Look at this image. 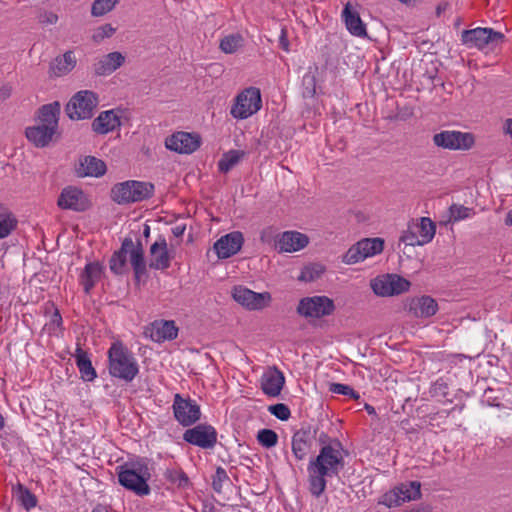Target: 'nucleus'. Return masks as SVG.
<instances>
[{"label": "nucleus", "instance_id": "de8ad7c7", "mask_svg": "<svg viewBox=\"0 0 512 512\" xmlns=\"http://www.w3.org/2000/svg\"><path fill=\"white\" fill-rule=\"evenodd\" d=\"M323 271H324V269L321 265L307 266L301 272L299 279L303 280V281H314L315 279L320 277V275L323 273Z\"/></svg>", "mask_w": 512, "mask_h": 512}, {"label": "nucleus", "instance_id": "37998d69", "mask_svg": "<svg viewBox=\"0 0 512 512\" xmlns=\"http://www.w3.org/2000/svg\"><path fill=\"white\" fill-rule=\"evenodd\" d=\"M229 481L230 479L226 470L223 467L218 466L214 475L212 476L213 490L218 494L222 493L224 484Z\"/></svg>", "mask_w": 512, "mask_h": 512}, {"label": "nucleus", "instance_id": "20e7f679", "mask_svg": "<svg viewBox=\"0 0 512 512\" xmlns=\"http://www.w3.org/2000/svg\"><path fill=\"white\" fill-rule=\"evenodd\" d=\"M118 470V480L123 487L133 491L138 496H145L150 493L148 480L151 474L145 460L126 462L119 466Z\"/></svg>", "mask_w": 512, "mask_h": 512}, {"label": "nucleus", "instance_id": "ea45409f", "mask_svg": "<svg viewBox=\"0 0 512 512\" xmlns=\"http://www.w3.org/2000/svg\"><path fill=\"white\" fill-rule=\"evenodd\" d=\"M243 38L240 34L225 36L220 42V49L227 54L235 53L242 46Z\"/></svg>", "mask_w": 512, "mask_h": 512}, {"label": "nucleus", "instance_id": "1a4fd4ad", "mask_svg": "<svg viewBox=\"0 0 512 512\" xmlns=\"http://www.w3.org/2000/svg\"><path fill=\"white\" fill-rule=\"evenodd\" d=\"M421 497V483L419 481H409L401 483L390 491L386 492L380 500V504L386 507H396L401 504L419 499Z\"/></svg>", "mask_w": 512, "mask_h": 512}, {"label": "nucleus", "instance_id": "864d4df0", "mask_svg": "<svg viewBox=\"0 0 512 512\" xmlns=\"http://www.w3.org/2000/svg\"><path fill=\"white\" fill-rule=\"evenodd\" d=\"M317 439H318V442L322 445V446H327V445H330L334 439H332L331 437H329V435L325 432H320L319 434H317Z\"/></svg>", "mask_w": 512, "mask_h": 512}, {"label": "nucleus", "instance_id": "9b49d317", "mask_svg": "<svg viewBox=\"0 0 512 512\" xmlns=\"http://www.w3.org/2000/svg\"><path fill=\"white\" fill-rule=\"evenodd\" d=\"M384 241L380 238H366L350 247L343 256L345 264H355L383 251Z\"/></svg>", "mask_w": 512, "mask_h": 512}, {"label": "nucleus", "instance_id": "2eb2a0df", "mask_svg": "<svg viewBox=\"0 0 512 512\" xmlns=\"http://www.w3.org/2000/svg\"><path fill=\"white\" fill-rule=\"evenodd\" d=\"M504 35L492 28L477 27L463 30L461 33L462 44L468 48L484 49L488 44L502 40Z\"/></svg>", "mask_w": 512, "mask_h": 512}, {"label": "nucleus", "instance_id": "dca6fc26", "mask_svg": "<svg viewBox=\"0 0 512 512\" xmlns=\"http://www.w3.org/2000/svg\"><path fill=\"white\" fill-rule=\"evenodd\" d=\"M233 299L249 310H262L267 307L271 300L269 292L258 293L244 286H236L232 290Z\"/></svg>", "mask_w": 512, "mask_h": 512}, {"label": "nucleus", "instance_id": "cd10ccee", "mask_svg": "<svg viewBox=\"0 0 512 512\" xmlns=\"http://www.w3.org/2000/svg\"><path fill=\"white\" fill-rule=\"evenodd\" d=\"M106 172L105 163L94 157L85 156L80 159L79 165L76 167L78 177H101Z\"/></svg>", "mask_w": 512, "mask_h": 512}, {"label": "nucleus", "instance_id": "4468645a", "mask_svg": "<svg viewBox=\"0 0 512 512\" xmlns=\"http://www.w3.org/2000/svg\"><path fill=\"white\" fill-rule=\"evenodd\" d=\"M172 408L175 419L184 427L195 424L201 417L200 407L196 401L185 399L180 394H175Z\"/></svg>", "mask_w": 512, "mask_h": 512}, {"label": "nucleus", "instance_id": "ddd939ff", "mask_svg": "<svg viewBox=\"0 0 512 512\" xmlns=\"http://www.w3.org/2000/svg\"><path fill=\"white\" fill-rule=\"evenodd\" d=\"M373 292L378 296L399 295L409 290L410 282L402 276L387 274L371 282Z\"/></svg>", "mask_w": 512, "mask_h": 512}, {"label": "nucleus", "instance_id": "052dcab7", "mask_svg": "<svg viewBox=\"0 0 512 512\" xmlns=\"http://www.w3.org/2000/svg\"><path fill=\"white\" fill-rule=\"evenodd\" d=\"M505 224L512 227V209L506 214Z\"/></svg>", "mask_w": 512, "mask_h": 512}, {"label": "nucleus", "instance_id": "72a5a7b5", "mask_svg": "<svg viewBox=\"0 0 512 512\" xmlns=\"http://www.w3.org/2000/svg\"><path fill=\"white\" fill-rule=\"evenodd\" d=\"M130 262L134 270L135 277L139 279L147 271L146 263L144 260V251L140 241L137 245L132 241V247L129 249Z\"/></svg>", "mask_w": 512, "mask_h": 512}, {"label": "nucleus", "instance_id": "b1692460", "mask_svg": "<svg viewBox=\"0 0 512 512\" xmlns=\"http://www.w3.org/2000/svg\"><path fill=\"white\" fill-rule=\"evenodd\" d=\"M146 333L152 341L162 343L176 339L178 336V327L173 320H156L151 323Z\"/></svg>", "mask_w": 512, "mask_h": 512}, {"label": "nucleus", "instance_id": "a18cd8bd", "mask_svg": "<svg viewBox=\"0 0 512 512\" xmlns=\"http://www.w3.org/2000/svg\"><path fill=\"white\" fill-rule=\"evenodd\" d=\"M329 391L334 394L348 396L351 399H359L360 395L351 386L342 383H330Z\"/></svg>", "mask_w": 512, "mask_h": 512}, {"label": "nucleus", "instance_id": "f704fd0d", "mask_svg": "<svg viewBox=\"0 0 512 512\" xmlns=\"http://www.w3.org/2000/svg\"><path fill=\"white\" fill-rule=\"evenodd\" d=\"M76 65V58L72 51H67L61 57H57L51 65V73L60 77L68 74Z\"/></svg>", "mask_w": 512, "mask_h": 512}, {"label": "nucleus", "instance_id": "7ed1b4c3", "mask_svg": "<svg viewBox=\"0 0 512 512\" xmlns=\"http://www.w3.org/2000/svg\"><path fill=\"white\" fill-rule=\"evenodd\" d=\"M109 374L125 382H131L139 374L134 354L120 341L112 343L107 352Z\"/></svg>", "mask_w": 512, "mask_h": 512}, {"label": "nucleus", "instance_id": "13d9d810", "mask_svg": "<svg viewBox=\"0 0 512 512\" xmlns=\"http://www.w3.org/2000/svg\"><path fill=\"white\" fill-rule=\"evenodd\" d=\"M58 21V16L54 13H49L47 16V22L49 24H55Z\"/></svg>", "mask_w": 512, "mask_h": 512}, {"label": "nucleus", "instance_id": "8fccbe9b", "mask_svg": "<svg viewBox=\"0 0 512 512\" xmlns=\"http://www.w3.org/2000/svg\"><path fill=\"white\" fill-rule=\"evenodd\" d=\"M115 31L116 29L111 24H104L97 29L93 38L95 41H101L105 38L111 37Z\"/></svg>", "mask_w": 512, "mask_h": 512}, {"label": "nucleus", "instance_id": "9d476101", "mask_svg": "<svg viewBox=\"0 0 512 512\" xmlns=\"http://www.w3.org/2000/svg\"><path fill=\"white\" fill-rule=\"evenodd\" d=\"M433 144L447 150H469L475 143L474 136L468 132L443 130L433 135Z\"/></svg>", "mask_w": 512, "mask_h": 512}, {"label": "nucleus", "instance_id": "423d86ee", "mask_svg": "<svg viewBox=\"0 0 512 512\" xmlns=\"http://www.w3.org/2000/svg\"><path fill=\"white\" fill-rule=\"evenodd\" d=\"M262 107V98L259 88L248 87L235 98L230 114L237 120H244L256 114Z\"/></svg>", "mask_w": 512, "mask_h": 512}, {"label": "nucleus", "instance_id": "6ab92c4d", "mask_svg": "<svg viewBox=\"0 0 512 512\" xmlns=\"http://www.w3.org/2000/svg\"><path fill=\"white\" fill-rule=\"evenodd\" d=\"M61 209L84 212L90 207V202L85 193L76 187H65L57 200Z\"/></svg>", "mask_w": 512, "mask_h": 512}, {"label": "nucleus", "instance_id": "e2e57ef3", "mask_svg": "<svg viewBox=\"0 0 512 512\" xmlns=\"http://www.w3.org/2000/svg\"><path fill=\"white\" fill-rule=\"evenodd\" d=\"M92 512H109L108 509L105 506L98 505L96 506Z\"/></svg>", "mask_w": 512, "mask_h": 512}, {"label": "nucleus", "instance_id": "7c9ffc66", "mask_svg": "<svg viewBox=\"0 0 512 512\" xmlns=\"http://www.w3.org/2000/svg\"><path fill=\"white\" fill-rule=\"evenodd\" d=\"M125 61L120 52H111L104 55L94 64V72L99 76H107L116 71Z\"/></svg>", "mask_w": 512, "mask_h": 512}, {"label": "nucleus", "instance_id": "49530a36", "mask_svg": "<svg viewBox=\"0 0 512 512\" xmlns=\"http://www.w3.org/2000/svg\"><path fill=\"white\" fill-rule=\"evenodd\" d=\"M268 411L273 416H275L277 419H279L281 421H286L291 416L289 407L283 403H277L274 405H270L268 407Z\"/></svg>", "mask_w": 512, "mask_h": 512}, {"label": "nucleus", "instance_id": "79ce46f5", "mask_svg": "<svg viewBox=\"0 0 512 512\" xmlns=\"http://www.w3.org/2000/svg\"><path fill=\"white\" fill-rule=\"evenodd\" d=\"M119 0H94L91 8V14L93 16H103L110 12Z\"/></svg>", "mask_w": 512, "mask_h": 512}, {"label": "nucleus", "instance_id": "473e14b6", "mask_svg": "<svg viewBox=\"0 0 512 512\" xmlns=\"http://www.w3.org/2000/svg\"><path fill=\"white\" fill-rule=\"evenodd\" d=\"M132 247V239L126 237L121 244L119 250L115 251L109 261V268L112 273L121 275L124 273L127 261V254Z\"/></svg>", "mask_w": 512, "mask_h": 512}, {"label": "nucleus", "instance_id": "f3484780", "mask_svg": "<svg viewBox=\"0 0 512 512\" xmlns=\"http://www.w3.org/2000/svg\"><path fill=\"white\" fill-rule=\"evenodd\" d=\"M183 440L202 449H212L217 443V431L209 424H199L187 429Z\"/></svg>", "mask_w": 512, "mask_h": 512}, {"label": "nucleus", "instance_id": "bf43d9fd", "mask_svg": "<svg viewBox=\"0 0 512 512\" xmlns=\"http://www.w3.org/2000/svg\"><path fill=\"white\" fill-rule=\"evenodd\" d=\"M202 512H217L213 504H205Z\"/></svg>", "mask_w": 512, "mask_h": 512}, {"label": "nucleus", "instance_id": "4d7b16f0", "mask_svg": "<svg viewBox=\"0 0 512 512\" xmlns=\"http://www.w3.org/2000/svg\"><path fill=\"white\" fill-rule=\"evenodd\" d=\"M448 8V3H441L436 7V14L440 16Z\"/></svg>", "mask_w": 512, "mask_h": 512}, {"label": "nucleus", "instance_id": "e433bc0d", "mask_svg": "<svg viewBox=\"0 0 512 512\" xmlns=\"http://www.w3.org/2000/svg\"><path fill=\"white\" fill-rule=\"evenodd\" d=\"M164 477L179 489H188L192 485L188 475L181 468H167Z\"/></svg>", "mask_w": 512, "mask_h": 512}, {"label": "nucleus", "instance_id": "c85d7f7f", "mask_svg": "<svg viewBox=\"0 0 512 512\" xmlns=\"http://www.w3.org/2000/svg\"><path fill=\"white\" fill-rule=\"evenodd\" d=\"M121 125L120 118L114 110L101 112L92 122V130L101 135L114 131Z\"/></svg>", "mask_w": 512, "mask_h": 512}, {"label": "nucleus", "instance_id": "680f3d73", "mask_svg": "<svg viewBox=\"0 0 512 512\" xmlns=\"http://www.w3.org/2000/svg\"><path fill=\"white\" fill-rule=\"evenodd\" d=\"M365 410L367 411V413L369 415H375L376 414L375 408L372 405H370V404H365Z\"/></svg>", "mask_w": 512, "mask_h": 512}, {"label": "nucleus", "instance_id": "2f4dec72", "mask_svg": "<svg viewBox=\"0 0 512 512\" xmlns=\"http://www.w3.org/2000/svg\"><path fill=\"white\" fill-rule=\"evenodd\" d=\"M75 359L76 366L79 370L81 379L86 382H92L97 378V373L90 360L87 351L83 350L79 344L72 355Z\"/></svg>", "mask_w": 512, "mask_h": 512}, {"label": "nucleus", "instance_id": "a211bd4d", "mask_svg": "<svg viewBox=\"0 0 512 512\" xmlns=\"http://www.w3.org/2000/svg\"><path fill=\"white\" fill-rule=\"evenodd\" d=\"M201 144V138L198 134L179 131L165 140L167 149L179 154H191L195 152Z\"/></svg>", "mask_w": 512, "mask_h": 512}, {"label": "nucleus", "instance_id": "39448f33", "mask_svg": "<svg viewBox=\"0 0 512 512\" xmlns=\"http://www.w3.org/2000/svg\"><path fill=\"white\" fill-rule=\"evenodd\" d=\"M155 187L151 182L127 180L116 183L111 188V199L119 205L142 202L154 195Z\"/></svg>", "mask_w": 512, "mask_h": 512}, {"label": "nucleus", "instance_id": "0eeeda50", "mask_svg": "<svg viewBox=\"0 0 512 512\" xmlns=\"http://www.w3.org/2000/svg\"><path fill=\"white\" fill-rule=\"evenodd\" d=\"M436 226L428 217H422L417 222H411L403 231L400 241L409 246H423L432 241Z\"/></svg>", "mask_w": 512, "mask_h": 512}, {"label": "nucleus", "instance_id": "bb28decb", "mask_svg": "<svg viewBox=\"0 0 512 512\" xmlns=\"http://www.w3.org/2000/svg\"><path fill=\"white\" fill-rule=\"evenodd\" d=\"M408 310L417 318H429L438 311V304L430 296H421L410 301Z\"/></svg>", "mask_w": 512, "mask_h": 512}, {"label": "nucleus", "instance_id": "393cba45", "mask_svg": "<svg viewBox=\"0 0 512 512\" xmlns=\"http://www.w3.org/2000/svg\"><path fill=\"white\" fill-rule=\"evenodd\" d=\"M285 377L276 367L268 369L261 377V389L270 397H277L284 386Z\"/></svg>", "mask_w": 512, "mask_h": 512}, {"label": "nucleus", "instance_id": "0e129e2a", "mask_svg": "<svg viewBox=\"0 0 512 512\" xmlns=\"http://www.w3.org/2000/svg\"><path fill=\"white\" fill-rule=\"evenodd\" d=\"M143 234L145 237H148L150 234V227L148 225H145Z\"/></svg>", "mask_w": 512, "mask_h": 512}, {"label": "nucleus", "instance_id": "603ef678", "mask_svg": "<svg viewBox=\"0 0 512 512\" xmlns=\"http://www.w3.org/2000/svg\"><path fill=\"white\" fill-rule=\"evenodd\" d=\"M12 86L10 84H4L0 87V101H5L12 95Z\"/></svg>", "mask_w": 512, "mask_h": 512}, {"label": "nucleus", "instance_id": "58836bf2", "mask_svg": "<svg viewBox=\"0 0 512 512\" xmlns=\"http://www.w3.org/2000/svg\"><path fill=\"white\" fill-rule=\"evenodd\" d=\"M244 156V152L239 150H230L224 153L222 158L218 161V169L222 173L229 172L234 168Z\"/></svg>", "mask_w": 512, "mask_h": 512}, {"label": "nucleus", "instance_id": "6e6552de", "mask_svg": "<svg viewBox=\"0 0 512 512\" xmlns=\"http://www.w3.org/2000/svg\"><path fill=\"white\" fill-rule=\"evenodd\" d=\"M98 105V96L89 90L77 92L67 103L66 113L72 120L90 119Z\"/></svg>", "mask_w": 512, "mask_h": 512}, {"label": "nucleus", "instance_id": "aec40b11", "mask_svg": "<svg viewBox=\"0 0 512 512\" xmlns=\"http://www.w3.org/2000/svg\"><path fill=\"white\" fill-rule=\"evenodd\" d=\"M317 436V429L311 426H303L292 437V453L301 461L306 459L312 450L313 440Z\"/></svg>", "mask_w": 512, "mask_h": 512}, {"label": "nucleus", "instance_id": "69168bd1", "mask_svg": "<svg viewBox=\"0 0 512 512\" xmlns=\"http://www.w3.org/2000/svg\"><path fill=\"white\" fill-rule=\"evenodd\" d=\"M264 237H265V231L262 233L261 239L264 240Z\"/></svg>", "mask_w": 512, "mask_h": 512}, {"label": "nucleus", "instance_id": "5701e85b", "mask_svg": "<svg viewBox=\"0 0 512 512\" xmlns=\"http://www.w3.org/2000/svg\"><path fill=\"white\" fill-rule=\"evenodd\" d=\"M150 262L149 267L155 270H166L171 265L173 256L168 250L167 241L163 236H160L150 246Z\"/></svg>", "mask_w": 512, "mask_h": 512}, {"label": "nucleus", "instance_id": "4c0bfd02", "mask_svg": "<svg viewBox=\"0 0 512 512\" xmlns=\"http://www.w3.org/2000/svg\"><path fill=\"white\" fill-rule=\"evenodd\" d=\"M14 496L19 504L26 510H30L37 505L36 496L24 485L18 483L12 489Z\"/></svg>", "mask_w": 512, "mask_h": 512}, {"label": "nucleus", "instance_id": "c9c22d12", "mask_svg": "<svg viewBox=\"0 0 512 512\" xmlns=\"http://www.w3.org/2000/svg\"><path fill=\"white\" fill-rule=\"evenodd\" d=\"M17 220L12 212L0 203V239L8 237L16 228Z\"/></svg>", "mask_w": 512, "mask_h": 512}, {"label": "nucleus", "instance_id": "f03ea898", "mask_svg": "<svg viewBox=\"0 0 512 512\" xmlns=\"http://www.w3.org/2000/svg\"><path fill=\"white\" fill-rule=\"evenodd\" d=\"M60 104L53 102L43 105L38 111L37 123L25 129V136L37 148L47 147L57 129Z\"/></svg>", "mask_w": 512, "mask_h": 512}, {"label": "nucleus", "instance_id": "09e8293b", "mask_svg": "<svg viewBox=\"0 0 512 512\" xmlns=\"http://www.w3.org/2000/svg\"><path fill=\"white\" fill-rule=\"evenodd\" d=\"M62 316L58 309H55L52 313L50 320L46 323L45 327L47 328L50 335H55L58 330L62 329Z\"/></svg>", "mask_w": 512, "mask_h": 512}, {"label": "nucleus", "instance_id": "3c124183", "mask_svg": "<svg viewBox=\"0 0 512 512\" xmlns=\"http://www.w3.org/2000/svg\"><path fill=\"white\" fill-rule=\"evenodd\" d=\"M278 41L280 48L288 53L290 51V43L288 40L287 28L285 26L281 27Z\"/></svg>", "mask_w": 512, "mask_h": 512}, {"label": "nucleus", "instance_id": "4be33fe9", "mask_svg": "<svg viewBox=\"0 0 512 512\" xmlns=\"http://www.w3.org/2000/svg\"><path fill=\"white\" fill-rule=\"evenodd\" d=\"M308 243L307 235L298 231H285L278 235L275 247L279 252L293 253L305 248Z\"/></svg>", "mask_w": 512, "mask_h": 512}, {"label": "nucleus", "instance_id": "412c9836", "mask_svg": "<svg viewBox=\"0 0 512 512\" xmlns=\"http://www.w3.org/2000/svg\"><path fill=\"white\" fill-rule=\"evenodd\" d=\"M243 243V234L239 231H234L220 237L214 243V250L219 258L226 259L238 253Z\"/></svg>", "mask_w": 512, "mask_h": 512}, {"label": "nucleus", "instance_id": "5fc2aeb1", "mask_svg": "<svg viewBox=\"0 0 512 512\" xmlns=\"http://www.w3.org/2000/svg\"><path fill=\"white\" fill-rule=\"evenodd\" d=\"M504 132L512 138V119H507L503 126Z\"/></svg>", "mask_w": 512, "mask_h": 512}, {"label": "nucleus", "instance_id": "f257e3e1", "mask_svg": "<svg viewBox=\"0 0 512 512\" xmlns=\"http://www.w3.org/2000/svg\"><path fill=\"white\" fill-rule=\"evenodd\" d=\"M342 444L334 438L327 446H322L319 454L310 460L307 466L309 491L315 497H320L327 486V478L338 476L344 466Z\"/></svg>", "mask_w": 512, "mask_h": 512}, {"label": "nucleus", "instance_id": "6e6d98bb", "mask_svg": "<svg viewBox=\"0 0 512 512\" xmlns=\"http://www.w3.org/2000/svg\"><path fill=\"white\" fill-rule=\"evenodd\" d=\"M184 231H185L184 226H176L172 229V232L176 237L183 235Z\"/></svg>", "mask_w": 512, "mask_h": 512}, {"label": "nucleus", "instance_id": "f8f14e48", "mask_svg": "<svg viewBox=\"0 0 512 512\" xmlns=\"http://www.w3.org/2000/svg\"><path fill=\"white\" fill-rule=\"evenodd\" d=\"M334 310L333 300L326 296L302 298L297 307V312L306 318H321L332 314Z\"/></svg>", "mask_w": 512, "mask_h": 512}, {"label": "nucleus", "instance_id": "c03bdc74", "mask_svg": "<svg viewBox=\"0 0 512 512\" xmlns=\"http://www.w3.org/2000/svg\"><path fill=\"white\" fill-rule=\"evenodd\" d=\"M258 442L265 448L274 447L278 442V435L274 430L262 429L257 435Z\"/></svg>", "mask_w": 512, "mask_h": 512}, {"label": "nucleus", "instance_id": "a19ab883", "mask_svg": "<svg viewBox=\"0 0 512 512\" xmlns=\"http://www.w3.org/2000/svg\"><path fill=\"white\" fill-rule=\"evenodd\" d=\"M450 219L453 221H461L472 217L475 212L473 208H469L459 204H453L449 208Z\"/></svg>", "mask_w": 512, "mask_h": 512}, {"label": "nucleus", "instance_id": "a878e982", "mask_svg": "<svg viewBox=\"0 0 512 512\" xmlns=\"http://www.w3.org/2000/svg\"><path fill=\"white\" fill-rule=\"evenodd\" d=\"M341 16L350 34L360 38L367 36L366 25L361 20L359 13L352 8L350 3L344 6Z\"/></svg>", "mask_w": 512, "mask_h": 512}, {"label": "nucleus", "instance_id": "c756f323", "mask_svg": "<svg viewBox=\"0 0 512 512\" xmlns=\"http://www.w3.org/2000/svg\"><path fill=\"white\" fill-rule=\"evenodd\" d=\"M104 272V266L96 261L89 262L85 265L84 270L80 274V283L84 292L89 294L94 286L99 282Z\"/></svg>", "mask_w": 512, "mask_h": 512}]
</instances>
